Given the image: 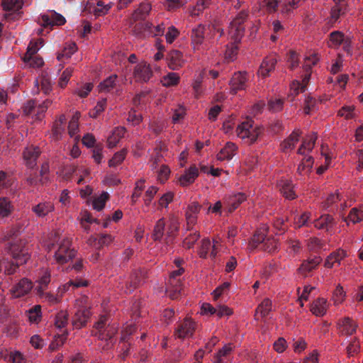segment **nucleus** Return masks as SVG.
I'll use <instances>...</instances> for the list:
<instances>
[{"instance_id":"c85d7f7f","label":"nucleus","mask_w":363,"mask_h":363,"mask_svg":"<svg viewBox=\"0 0 363 363\" xmlns=\"http://www.w3.org/2000/svg\"><path fill=\"white\" fill-rule=\"evenodd\" d=\"M125 129L123 127L115 128L111 135L107 139V145L109 148L115 147L120 140L124 136Z\"/></svg>"},{"instance_id":"bf43d9fd","label":"nucleus","mask_w":363,"mask_h":363,"mask_svg":"<svg viewBox=\"0 0 363 363\" xmlns=\"http://www.w3.org/2000/svg\"><path fill=\"white\" fill-rule=\"evenodd\" d=\"M77 45L75 43H72L69 45L68 48H65L62 53L59 54L57 56V60H61L62 57H65L66 58H69L71 56L76 52Z\"/></svg>"},{"instance_id":"f8f14e48","label":"nucleus","mask_w":363,"mask_h":363,"mask_svg":"<svg viewBox=\"0 0 363 363\" xmlns=\"http://www.w3.org/2000/svg\"><path fill=\"white\" fill-rule=\"evenodd\" d=\"M184 272V269L182 267L177 270L173 271L169 277V284L172 286V289L170 286L168 287L169 291V297L172 299H176L179 297L181 293V288L179 286L180 280L177 279V277L181 276Z\"/></svg>"},{"instance_id":"de8ad7c7","label":"nucleus","mask_w":363,"mask_h":363,"mask_svg":"<svg viewBox=\"0 0 363 363\" xmlns=\"http://www.w3.org/2000/svg\"><path fill=\"white\" fill-rule=\"evenodd\" d=\"M12 206L10 201L5 197H0V216L6 217L8 216L11 211Z\"/></svg>"},{"instance_id":"5fc2aeb1","label":"nucleus","mask_w":363,"mask_h":363,"mask_svg":"<svg viewBox=\"0 0 363 363\" xmlns=\"http://www.w3.org/2000/svg\"><path fill=\"white\" fill-rule=\"evenodd\" d=\"M354 106H344L338 111L337 115L347 120L352 119L354 117Z\"/></svg>"},{"instance_id":"49530a36","label":"nucleus","mask_w":363,"mask_h":363,"mask_svg":"<svg viewBox=\"0 0 363 363\" xmlns=\"http://www.w3.org/2000/svg\"><path fill=\"white\" fill-rule=\"evenodd\" d=\"M308 249L312 252H318L320 250H325L324 248L325 243L318 238H311L307 242Z\"/></svg>"},{"instance_id":"4c0bfd02","label":"nucleus","mask_w":363,"mask_h":363,"mask_svg":"<svg viewBox=\"0 0 363 363\" xmlns=\"http://www.w3.org/2000/svg\"><path fill=\"white\" fill-rule=\"evenodd\" d=\"M2 6L5 11H19L23 5V1L22 0H2Z\"/></svg>"},{"instance_id":"1a4fd4ad","label":"nucleus","mask_w":363,"mask_h":363,"mask_svg":"<svg viewBox=\"0 0 363 363\" xmlns=\"http://www.w3.org/2000/svg\"><path fill=\"white\" fill-rule=\"evenodd\" d=\"M196 323L190 318H184L175 330V335L180 339L191 337L195 332Z\"/></svg>"},{"instance_id":"79ce46f5","label":"nucleus","mask_w":363,"mask_h":363,"mask_svg":"<svg viewBox=\"0 0 363 363\" xmlns=\"http://www.w3.org/2000/svg\"><path fill=\"white\" fill-rule=\"evenodd\" d=\"M151 6L149 4H141L139 8L135 11L133 14V18L135 21L143 19L149 13Z\"/></svg>"},{"instance_id":"e433bc0d","label":"nucleus","mask_w":363,"mask_h":363,"mask_svg":"<svg viewBox=\"0 0 363 363\" xmlns=\"http://www.w3.org/2000/svg\"><path fill=\"white\" fill-rule=\"evenodd\" d=\"M245 199L246 196L242 193H239L230 198L228 201V211L231 213L235 211Z\"/></svg>"},{"instance_id":"ddd939ff","label":"nucleus","mask_w":363,"mask_h":363,"mask_svg":"<svg viewBox=\"0 0 363 363\" xmlns=\"http://www.w3.org/2000/svg\"><path fill=\"white\" fill-rule=\"evenodd\" d=\"M247 80L246 72H235L230 81V93L235 94L238 91L245 89Z\"/></svg>"},{"instance_id":"e2e57ef3","label":"nucleus","mask_w":363,"mask_h":363,"mask_svg":"<svg viewBox=\"0 0 363 363\" xmlns=\"http://www.w3.org/2000/svg\"><path fill=\"white\" fill-rule=\"evenodd\" d=\"M340 195L338 194H332L328 196L326 200L323 203V206L325 209H328L333 206V205L340 201Z\"/></svg>"},{"instance_id":"8fccbe9b","label":"nucleus","mask_w":363,"mask_h":363,"mask_svg":"<svg viewBox=\"0 0 363 363\" xmlns=\"http://www.w3.org/2000/svg\"><path fill=\"white\" fill-rule=\"evenodd\" d=\"M342 332L347 335H352L355 333L357 325L350 318H345L342 321Z\"/></svg>"},{"instance_id":"20e7f679","label":"nucleus","mask_w":363,"mask_h":363,"mask_svg":"<svg viewBox=\"0 0 363 363\" xmlns=\"http://www.w3.org/2000/svg\"><path fill=\"white\" fill-rule=\"evenodd\" d=\"M248 13L245 11H240L230 22L229 26V35L235 44L240 42L244 35V22L247 20Z\"/></svg>"},{"instance_id":"423d86ee","label":"nucleus","mask_w":363,"mask_h":363,"mask_svg":"<svg viewBox=\"0 0 363 363\" xmlns=\"http://www.w3.org/2000/svg\"><path fill=\"white\" fill-rule=\"evenodd\" d=\"M51 104L52 101L50 99H45L40 104H38L35 100H30L24 104L23 112L26 115H33L36 119L40 120Z\"/></svg>"},{"instance_id":"09e8293b","label":"nucleus","mask_w":363,"mask_h":363,"mask_svg":"<svg viewBox=\"0 0 363 363\" xmlns=\"http://www.w3.org/2000/svg\"><path fill=\"white\" fill-rule=\"evenodd\" d=\"M210 2L207 0H199L196 4L190 10L189 13L191 16H198L203 11L207 8Z\"/></svg>"},{"instance_id":"0e129e2a","label":"nucleus","mask_w":363,"mask_h":363,"mask_svg":"<svg viewBox=\"0 0 363 363\" xmlns=\"http://www.w3.org/2000/svg\"><path fill=\"white\" fill-rule=\"evenodd\" d=\"M316 103V100L314 98L311 96H307L304 101V113L306 114H309L311 111L315 108Z\"/></svg>"},{"instance_id":"3c124183","label":"nucleus","mask_w":363,"mask_h":363,"mask_svg":"<svg viewBox=\"0 0 363 363\" xmlns=\"http://www.w3.org/2000/svg\"><path fill=\"white\" fill-rule=\"evenodd\" d=\"M112 241L113 238L111 235L101 234L94 238V245L97 247H102L108 245Z\"/></svg>"},{"instance_id":"13d9d810","label":"nucleus","mask_w":363,"mask_h":363,"mask_svg":"<svg viewBox=\"0 0 363 363\" xmlns=\"http://www.w3.org/2000/svg\"><path fill=\"white\" fill-rule=\"evenodd\" d=\"M284 101L282 99H271L268 101V108L272 112L279 111L283 108Z\"/></svg>"},{"instance_id":"9b49d317","label":"nucleus","mask_w":363,"mask_h":363,"mask_svg":"<svg viewBox=\"0 0 363 363\" xmlns=\"http://www.w3.org/2000/svg\"><path fill=\"white\" fill-rule=\"evenodd\" d=\"M33 287V283L30 280L23 278L11 287L10 292L13 298H21L27 295Z\"/></svg>"},{"instance_id":"aec40b11","label":"nucleus","mask_w":363,"mask_h":363,"mask_svg":"<svg viewBox=\"0 0 363 363\" xmlns=\"http://www.w3.org/2000/svg\"><path fill=\"white\" fill-rule=\"evenodd\" d=\"M205 30V26L202 24H199L192 29L191 38L194 50H198L199 46L203 43Z\"/></svg>"},{"instance_id":"2f4dec72","label":"nucleus","mask_w":363,"mask_h":363,"mask_svg":"<svg viewBox=\"0 0 363 363\" xmlns=\"http://www.w3.org/2000/svg\"><path fill=\"white\" fill-rule=\"evenodd\" d=\"M216 243H218V242L214 241L213 246H211L210 240L203 239L202 240L201 247L199 252L200 257L202 258H206L209 250L212 248L211 256L215 257L217 253Z\"/></svg>"},{"instance_id":"f257e3e1","label":"nucleus","mask_w":363,"mask_h":363,"mask_svg":"<svg viewBox=\"0 0 363 363\" xmlns=\"http://www.w3.org/2000/svg\"><path fill=\"white\" fill-rule=\"evenodd\" d=\"M15 230L16 228H11L4 238L8 240V251L13 258L11 261L4 259L0 263V269L4 268V273L7 275L15 274L19 266L26 263L30 259L28 247L24 241L18 238Z\"/></svg>"},{"instance_id":"9d476101","label":"nucleus","mask_w":363,"mask_h":363,"mask_svg":"<svg viewBox=\"0 0 363 363\" xmlns=\"http://www.w3.org/2000/svg\"><path fill=\"white\" fill-rule=\"evenodd\" d=\"M40 19L44 28H52L54 26H62L66 23L65 18L55 11H48L42 14Z\"/></svg>"},{"instance_id":"864d4df0","label":"nucleus","mask_w":363,"mask_h":363,"mask_svg":"<svg viewBox=\"0 0 363 363\" xmlns=\"http://www.w3.org/2000/svg\"><path fill=\"white\" fill-rule=\"evenodd\" d=\"M79 113H76L70 120L68 125V131L70 137H74L77 134L78 129H79V125H78V121H79Z\"/></svg>"},{"instance_id":"39448f33","label":"nucleus","mask_w":363,"mask_h":363,"mask_svg":"<svg viewBox=\"0 0 363 363\" xmlns=\"http://www.w3.org/2000/svg\"><path fill=\"white\" fill-rule=\"evenodd\" d=\"M107 318L106 316L101 317L100 320L96 323L95 328L97 330L95 335L101 340H110L112 339L118 332V326L113 324H108L106 326Z\"/></svg>"},{"instance_id":"7c9ffc66","label":"nucleus","mask_w":363,"mask_h":363,"mask_svg":"<svg viewBox=\"0 0 363 363\" xmlns=\"http://www.w3.org/2000/svg\"><path fill=\"white\" fill-rule=\"evenodd\" d=\"M347 255L346 252L341 249L337 250L335 252H332L326 259L325 262V267L331 268L334 263H340V261L345 257Z\"/></svg>"},{"instance_id":"338daca9","label":"nucleus","mask_w":363,"mask_h":363,"mask_svg":"<svg viewBox=\"0 0 363 363\" xmlns=\"http://www.w3.org/2000/svg\"><path fill=\"white\" fill-rule=\"evenodd\" d=\"M333 217L329 214H324L320 216L318 221L319 227H327L328 225H335Z\"/></svg>"},{"instance_id":"a19ab883","label":"nucleus","mask_w":363,"mask_h":363,"mask_svg":"<svg viewBox=\"0 0 363 363\" xmlns=\"http://www.w3.org/2000/svg\"><path fill=\"white\" fill-rule=\"evenodd\" d=\"M179 82V76L177 73L169 72L164 76L161 82L164 86L169 87L177 85Z\"/></svg>"},{"instance_id":"7ed1b4c3","label":"nucleus","mask_w":363,"mask_h":363,"mask_svg":"<svg viewBox=\"0 0 363 363\" xmlns=\"http://www.w3.org/2000/svg\"><path fill=\"white\" fill-rule=\"evenodd\" d=\"M252 120H247L242 122L237 128V135L242 140L249 145L255 143L257 138L262 134L263 128L261 126L253 125Z\"/></svg>"},{"instance_id":"c03bdc74","label":"nucleus","mask_w":363,"mask_h":363,"mask_svg":"<svg viewBox=\"0 0 363 363\" xmlns=\"http://www.w3.org/2000/svg\"><path fill=\"white\" fill-rule=\"evenodd\" d=\"M69 314L65 311H60L55 315V326L58 328H64L68 323Z\"/></svg>"},{"instance_id":"4be33fe9","label":"nucleus","mask_w":363,"mask_h":363,"mask_svg":"<svg viewBox=\"0 0 363 363\" xmlns=\"http://www.w3.org/2000/svg\"><path fill=\"white\" fill-rule=\"evenodd\" d=\"M301 131L299 129L294 130L290 135L281 143V149L283 152L291 150L298 142Z\"/></svg>"},{"instance_id":"f03ea898","label":"nucleus","mask_w":363,"mask_h":363,"mask_svg":"<svg viewBox=\"0 0 363 363\" xmlns=\"http://www.w3.org/2000/svg\"><path fill=\"white\" fill-rule=\"evenodd\" d=\"M50 243L52 245H58L55 252V259L58 264H65L73 259L76 255V251L71 247L72 239L69 237L61 238L58 230H52L50 235Z\"/></svg>"},{"instance_id":"f704fd0d","label":"nucleus","mask_w":363,"mask_h":363,"mask_svg":"<svg viewBox=\"0 0 363 363\" xmlns=\"http://www.w3.org/2000/svg\"><path fill=\"white\" fill-rule=\"evenodd\" d=\"M363 220V210L353 208L351 209L350 214L345 219L347 224L349 225L350 223L356 224Z\"/></svg>"},{"instance_id":"680f3d73","label":"nucleus","mask_w":363,"mask_h":363,"mask_svg":"<svg viewBox=\"0 0 363 363\" xmlns=\"http://www.w3.org/2000/svg\"><path fill=\"white\" fill-rule=\"evenodd\" d=\"M65 130L64 126L54 123L52 128V138L55 140H59Z\"/></svg>"},{"instance_id":"393cba45","label":"nucleus","mask_w":363,"mask_h":363,"mask_svg":"<svg viewBox=\"0 0 363 363\" xmlns=\"http://www.w3.org/2000/svg\"><path fill=\"white\" fill-rule=\"evenodd\" d=\"M327 308V300L324 298H318L311 303L310 311L316 316H323L326 313Z\"/></svg>"},{"instance_id":"5701e85b","label":"nucleus","mask_w":363,"mask_h":363,"mask_svg":"<svg viewBox=\"0 0 363 363\" xmlns=\"http://www.w3.org/2000/svg\"><path fill=\"white\" fill-rule=\"evenodd\" d=\"M133 33L140 38H145L152 35V24L150 22H140L133 27Z\"/></svg>"},{"instance_id":"473e14b6","label":"nucleus","mask_w":363,"mask_h":363,"mask_svg":"<svg viewBox=\"0 0 363 363\" xmlns=\"http://www.w3.org/2000/svg\"><path fill=\"white\" fill-rule=\"evenodd\" d=\"M280 186V191L284 197L288 199H295L296 194L293 189V184L290 181H281Z\"/></svg>"},{"instance_id":"f3484780","label":"nucleus","mask_w":363,"mask_h":363,"mask_svg":"<svg viewBox=\"0 0 363 363\" xmlns=\"http://www.w3.org/2000/svg\"><path fill=\"white\" fill-rule=\"evenodd\" d=\"M201 206L196 201L189 204L186 211V220L189 225H194L197 223L198 214Z\"/></svg>"},{"instance_id":"4d7b16f0","label":"nucleus","mask_w":363,"mask_h":363,"mask_svg":"<svg viewBox=\"0 0 363 363\" xmlns=\"http://www.w3.org/2000/svg\"><path fill=\"white\" fill-rule=\"evenodd\" d=\"M136 328L134 325H128L122 331L121 341L123 342H128L129 337L135 332Z\"/></svg>"},{"instance_id":"72a5a7b5","label":"nucleus","mask_w":363,"mask_h":363,"mask_svg":"<svg viewBox=\"0 0 363 363\" xmlns=\"http://www.w3.org/2000/svg\"><path fill=\"white\" fill-rule=\"evenodd\" d=\"M32 209L38 216L43 217L52 211L53 206L51 203L45 202L34 206Z\"/></svg>"},{"instance_id":"c9c22d12","label":"nucleus","mask_w":363,"mask_h":363,"mask_svg":"<svg viewBox=\"0 0 363 363\" xmlns=\"http://www.w3.org/2000/svg\"><path fill=\"white\" fill-rule=\"evenodd\" d=\"M108 199L109 194L105 191L102 192L99 196L94 197L92 201L93 208L100 211L104 208L105 203L108 200Z\"/></svg>"},{"instance_id":"6e6552de","label":"nucleus","mask_w":363,"mask_h":363,"mask_svg":"<svg viewBox=\"0 0 363 363\" xmlns=\"http://www.w3.org/2000/svg\"><path fill=\"white\" fill-rule=\"evenodd\" d=\"M133 74L136 82L147 83L152 77L153 72L148 63L141 62L135 65Z\"/></svg>"},{"instance_id":"b1692460","label":"nucleus","mask_w":363,"mask_h":363,"mask_svg":"<svg viewBox=\"0 0 363 363\" xmlns=\"http://www.w3.org/2000/svg\"><path fill=\"white\" fill-rule=\"evenodd\" d=\"M267 229L268 228H257V230L254 233L252 241L257 244L262 242H265L267 244L269 242V247H270L271 249H274L277 247V244L274 240H271L267 237L266 232Z\"/></svg>"},{"instance_id":"37998d69","label":"nucleus","mask_w":363,"mask_h":363,"mask_svg":"<svg viewBox=\"0 0 363 363\" xmlns=\"http://www.w3.org/2000/svg\"><path fill=\"white\" fill-rule=\"evenodd\" d=\"M28 319L32 323H38L41 320V306L35 305L28 311Z\"/></svg>"},{"instance_id":"c756f323","label":"nucleus","mask_w":363,"mask_h":363,"mask_svg":"<svg viewBox=\"0 0 363 363\" xmlns=\"http://www.w3.org/2000/svg\"><path fill=\"white\" fill-rule=\"evenodd\" d=\"M1 359H4L11 363H26V359L24 356L18 351H13L8 352H1Z\"/></svg>"},{"instance_id":"a211bd4d","label":"nucleus","mask_w":363,"mask_h":363,"mask_svg":"<svg viewBox=\"0 0 363 363\" xmlns=\"http://www.w3.org/2000/svg\"><path fill=\"white\" fill-rule=\"evenodd\" d=\"M237 150L238 147L235 143L228 142L218 153L217 159L220 161L230 160L236 155Z\"/></svg>"},{"instance_id":"603ef678","label":"nucleus","mask_w":363,"mask_h":363,"mask_svg":"<svg viewBox=\"0 0 363 363\" xmlns=\"http://www.w3.org/2000/svg\"><path fill=\"white\" fill-rule=\"evenodd\" d=\"M67 333H62V335H59L57 337L55 336L54 340L51 342L48 347V350L50 352H54L57 350L59 347L63 345L66 338Z\"/></svg>"},{"instance_id":"4468645a","label":"nucleus","mask_w":363,"mask_h":363,"mask_svg":"<svg viewBox=\"0 0 363 363\" xmlns=\"http://www.w3.org/2000/svg\"><path fill=\"white\" fill-rule=\"evenodd\" d=\"M277 63V58L274 55H271L264 57L259 66L257 74L262 77L269 76L270 73L275 69Z\"/></svg>"},{"instance_id":"ea45409f","label":"nucleus","mask_w":363,"mask_h":363,"mask_svg":"<svg viewBox=\"0 0 363 363\" xmlns=\"http://www.w3.org/2000/svg\"><path fill=\"white\" fill-rule=\"evenodd\" d=\"M272 308V303L269 298L264 299L256 309V315L259 313L262 318L269 315Z\"/></svg>"},{"instance_id":"bb28decb","label":"nucleus","mask_w":363,"mask_h":363,"mask_svg":"<svg viewBox=\"0 0 363 363\" xmlns=\"http://www.w3.org/2000/svg\"><path fill=\"white\" fill-rule=\"evenodd\" d=\"M310 77L311 74L308 73L305 75L301 82L297 80L294 81L290 85L291 94L295 96L300 92H304L306 89V86L309 82Z\"/></svg>"},{"instance_id":"774afa93","label":"nucleus","mask_w":363,"mask_h":363,"mask_svg":"<svg viewBox=\"0 0 363 363\" xmlns=\"http://www.w3.org/2000/svg\"><path fill=\"white\" fill-rule=\"evenodd\" d=\"M142 115L137 113L134 109H131L128 113V121L132 122L134 125H138L142 121Z\"/></svg>"},{"instance_id":"69168bd1","label":"nucleus","mask_w":363,"mask_h":363,"mask_svg":"<svg viewBox=\"0 0 363 363\" xmlns=\"http://www.w3.org/2000/svg\"><path fill=\"white\" fill-rule=\"evenodd\" d=\"M179 35L178 30L174 26H170L165 35V39L167 43L171 44L174 42Z\"/></svg>"},{"instance_id":"a18cd8bd","label":"nucleus","mask_w":363,"mask_h":363,"mask_svg":"<svg viewBox=\"0 0 363 363\" xmlns=\"http://www.w3.org/2000/svg\"><path fill=\"white\" fill-rule=\"evenodd\" d=\"M126 155V149H122L121 150L116 152L113 157L108 161L109 167H116L121 164L125 160Z\"/></svg>"},{"instance_id":"58836bf2","label":"nucleus","mask_w":363,"mask_h":363,"mask_svg":"<svg viewBox=\"0 0 363 363\" xmlns=\"http://www.w3.org/2000/svg\"><path fill=\"white\" fill-rule=\"evenodd\" d=\"M117 79V75L113 74L99 84V89L101 91H111L116 86V81Z\"/></svg>"},{"instance_id":"dca6fc26","label":"nucleus","mask_w":363,"mask_h":363,"mask_svg":"<svg viewBox=\"0 0 363 363\" xmlns=\"http://www.w3.org/2000/svg\"><path fill=\"white\" fill-rule=\"evenodd\" d=\"M167 63L169 69L172 70L179 69L184 64L182 53L177 50H171L167 56Z\"/></svg>"},{"instance_id":"6ab92c4d","label":"nucleus","mask_w":363,"mask_h":363,"mask_svg":"<svg viewBox=\"0 0 363 363\" xmlns=\"http://www.w3.org/2000/svg\"><path fill=\"white\" fill-rule=\"evenodd\" d=\"M23 155L26 165L30 168H33L40 155L39 148L33 146L28 147L24 150Z\"/></svg>"},{"instance_id":"cd10ccee","label":"nucleus","mask_w":363,"mask_h":363,"mask_svg":"<svg viewBox=\"0 0 363 363\" xmlns=\"http://www.w3.org/2000/svg\"><path fill=\"white\" fill-rule=\"evenodd\" d=\"M50 282V272L48 270H45L38 280V285L35 287L36 294L39 296L43 294V291L47 289L49 283Z\"/></svg>"},{"instance_id":"412c9836","label":"nucleus","mask_w":363,"mask_h":363,"mask_svg":"<svg viewBox=\"0 0 363 363\" xmlns=\"http://www.w3.org/2000/svg\"><path fill=\"white\" fill-rule=\"evenodd\" d=\"M321 262L322 258L319 256H314L312 258H309L303 262L298 268V272L300 274L306 276L308 273L315 269Z\"/></svg>"},{"instance_id":"052dcab7","label":"nucleus","mask_w":363,"mask_h":363,"mask_svg":"<svg viewBox=\"0 0 363 363\" xmlns=\"http://www.w3.org/2000/svg\"><path fill=\"white\" fill-rule=\"evenodd\" d=\"M72 74V69L71 68H67L65 69L62 75L60 76L59 79V86L62 88H64L67 84L68 83L70 77Z\"/></svg>"},{"instance_id":"6e6d98bb","label":"nucleus","mask_w":363,"mask_h":363,"mask_svg":"<svg viewBox=\"0 0 363 363\" xmlns=\"http://www.w3.org/2000/svg\"><path fill=\"white\" fill-rule=\"evenodd\" d=\"M202 82H203V77L201 74H199L196 78L194 80L192 84V87L194 91V95L196 98L199 97L200 95L203 92L202 89Z\"/></svg>"},{"instance_id":"2eb2a0df","label":"nucleus","mask_w":363,"mask_h":363,"mask_svg":"<svg viewBox=\"0 0 363 363\" xmlns=\"http://www.w3.org/2000/svg\"><path fill=\"white\" fill-rule=\"evenodd\" d=\"M90 312L87 308L78 309L72 317V323L74 328L80 329L85 326L89 319Z\"/></svg>"},{"instance_id":"a878e982","label":"nucleus","mask_w":363,"mask_h":363,"mask_svg":"<svg viewBox=\"0 0 363 363\" xmlns=\"http://www.w3.org/2000/svg\"><path fill=\"white\" fill-rule=\"evenodd\" d=\"M199 176V170L195 165L191 166L185 171L184 174L181 176L179 182L182 186H188L192 184Z\"/></svg>"},{"instance_id":"0eeeda50","label":"nucleus","mask_w":363,"mask_h":363,"mask_svg":"<svg viewBox=\"0 0 363 363\" xmlns=\"http://www.w3.org/2000/svg\"><path fill=\"white\" fill-rule=\"evenodd\" d=\"M147 279V270L146 269L143 268L133 271L129 280L125 283V293H132L136 288L143 284Z\"/></svg>"}]
</instances>
